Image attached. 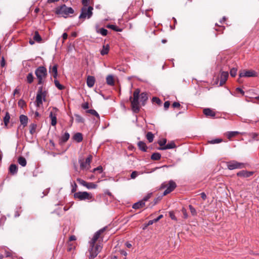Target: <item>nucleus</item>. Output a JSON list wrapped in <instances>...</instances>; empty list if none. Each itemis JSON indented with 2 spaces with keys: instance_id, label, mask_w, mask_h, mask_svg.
Returning a JSON list of instances; mask_svg holds the SVG:
<instances>
[{
  "instance_id": "nucleus-4",
  "label": "nucleus",
  "mask_w": 259,
  "mask_h": 259,
  "mask_svg": "<svg viewBox=\"0 0 259 259\" xmlns=\"http://www.w3.org/2000/svg\"><path fill=\"white\" fill-rule=\"evenodd\" d=\"M102 247L100 244H90L89 251L90 252L89 259L95 258L97 255L101 252Z\"/></svg>"
},
{
  "instance_id": "nucleus-53",
  "label": "nucleus",
  "mask_w": 259,
  "mask_h": 259,
  "mask_svg": "<svg viewBox=\"0 0 259 259\" xmlns=\"http://www.w3.org/2000/svg\"><path fill=\"white\" fill-rule=\"evenodd\" d=\"M170 105V103L169 101H166L164 103V108L165 110L167 109Z\"/></svg>"
},
{
  "instance_id": "nucleus-61",
  "label": "nucleus",
  "mask_w": 259,
  "mask_h": 259,
  "mask_svg": "<svg viewBox=\"0 0 259 259\" xmlns=\"http://www.w3.org/2000/svg\"><path fill=\"white\" fill-rule=\"evenodd\" d=\"M120 254L121 255H123L124 256H126L127 255V252L125 250H121L120 251Z\"/></svg>"
},
{
  "instance_id": "nucleus-33",
  "label": "nucleus",
  "mask_w": 259,
  "mask_h": 259,
  "mask_svg": "<svg viewBox=\"0 0 259 259\" xmlns=\"http://www.w3.org/2000/svg\"><path fill=\"white\" fill-rule=\"evenodd\" d=\"M109 52V46H103V49L101 50L100 53L102 55H105L108 54Z\"/></svg>"
},
{
  "instance_id": "nucleus-5",
  "label": "nucleus",
  "mask_w": 259,
  "mask_h": 259,
  "mask_svg": "<svg viewBox=\"0 0 259 259\" xmlns=\"http://www.w3.org/2000/svg\"><path fill=\"white\" fill-rule=\"evenodd\" d=\"M74 13V10L71 7H67L65 5H63L56 10V13L66 18L68 15Z\"/></svg>"
},
{
  "instance_id": "nucleus-6",
  "label": "nucleus",
  "mask_w": 259,
  "mask_h": 259,
  "mask_svg": "<svg viewBox=\"0 0 259 259\" xmlns=\"http://www.w3.org/2000/svg\"><path fill=\"white\" fill-rule=\"evenodd\" d=\"M92 156L89 155L85 160L83 159H79L80 168L81 170H88L91 167V162Z\"/></svg>"
},
{
  "instance_id": "nucleus-26",
  "label": "nucleus",
  "mask_w": 259,
  "mask_h": 259,
  "mask_svg": "<svg viewBox=\"0 0 259 259\" xmlns=\"http://www.w3.org/2000/svg\"><path fill=\"white\" fill-rule=\"evenodd\" d=\"M107 83L109 85H113L114 84V81L113 76L112 75H109L106 77Z\"/></svg>"
},
{
  "instance_id": "nucleus-17",
  "label": "nucleus",
  "mask_w": 259,
  "mask_h": 259,
  "mask_svg": "<svg viewBox=\"0 0 259 259\" xmlns=\"http://www.w3.org/2000/svg\"><path fill=\"white\" fill-rule=\"evenodd\" d=\"M203 113L206 116L214 117L215 115V112L210 108H205L203 110Z\"/></svg>"
},
{
  "instance_id": "nucleus-50",
  "label": "nucleus",
  "mask_w": 259,
  "mask_h": 259,
  "mask_svg": "<svg viewBox=\"0 0 259 259\" xmlns=\"http://www.w3.org/2000/svg\"><path fill=\"white\" fill-rule=\"evenodd\" d=\"M138 176V172L136 171H134L132 172L131 175V177L132 179H135Z\"/></svg>"
},
{
  "instance_id": "nucleus-11",
  "label": "nucleus",
  "mask_w": 259,
  "mask_h": 259,
  "mask_svg": "<svg viewBox=\"0 0 259 259\" xmlns=\"http://www.w3.org/2000/svg\"><path fill=\"white\" fill-rule=\"evenodd\" d=\"M177 185L175 182L173 181H169L166 190L164 191L163 195H166L171 192H172L176 187Z\"/></svg>"
},
{
  "instance_id": "nucleus-32",
  "label": "nucleus",
  "mask_w": 259,
  "mask_h": 259,
  "mask_svg": "<svg viewBox=\"0 0 259 259\" xmlns=\"http://www.w3.org/2000/svg\"><path fill=\"white\" fill-rule=\"evenodd\" d=\"M10 114L8 112H7L6 113L5 117H4V122L5 126L7 127L8 126V123L9 122V121H10Z\"/></svg>"
},
{
  "instance_id": "nucleus-14",
  "label": "nucleus",
  "mask_w": 259,
  "mask_h": 259,
  "mask_svg": "<svg viewBox=\"0 0 259 259\" xmlns=\"http://www.w3.org/2000/svg\"><path fill=\"white\" fill-rule=\"evenodd\" d=\"M229 76L228 72L227 71H223L221 73V76H220V84L223 85L224 84Z\"/></svg>"
},
{
  "instance_id": "nucleus-44",
  "label": "nucleus",
  "mask_w": 259,
  "mask_h": 259,
  "mask_svg": "<svg viewBox=\"0 0 259 259\" xmlns=\"http://www.w3.org/2000/svg\"><path fill=\"white\" fill-rule=\"evenodd\" d=\"M237 70L235 68H233L230 70V74L232 77H234L237 74Z\"/></svg>"
},
{
  "instance_id": "nucleus-59",
  "label": "nucleus",
  "mask_w": 259,
  "mask_h": 259,
  "mask_svg": "<svg viewBox=\"0 0 259 259\" xmlns=\"http://www.w3.org/2000/svg\"><path fill=\"white\" fill-rule=\"evenodd\" d=\"M169 216L172 220H176V218L175 215H174V214L173 213V212H170Z\"/></svg>"
},
{
  "instance_id": "nucleus-58",
  "label": "nucleus",
  "mask_w": 259,
  "mask_h": 259,
  "mask_svg": "<svg viewBox=\"0 0 259 259\" xmlns=\"http://www.w3.org/2000/svg\"><path fill=\"white\" fill-rule=\"evenodd\" d=\"M82 107L84 109H88L89 108V104L88 103H85L82 105Z\"/></svg>"
},
{
  "instance_id": "nucleus-21",
  "label": "nucleus",
  "mask_w": 259,
  "mask_h": 259,
  "mask_svg": "<svg viewBox=\"0 0 259 259\" xmlns=\"http://www.w3.org/2000/svg\"><path fill=\"white\" fill-rule=\"evenodd\" d=\"M50 72L53 73V76L54 78H56L58 75L57 72V65L55 64L52 67H50Z\"/></svg>"
},
{
  "instance_id": "nucleus-39",
  "label": "nucleus",
  "mask_w": 259,
  "mask_h": 259,
  "mask_svg": "<svg viewBox=\"0 0 259 259\" xmlns=\"http://www.w3.org/2000/svg\"><path fill=\"white\" fill-rule=\"evenodd\" d=\"M97 32L99 33H100L103 36H106L107 34L108 31L107 29L104 28H101L99 30H97Z\"/></svg>"
},
{
  "instance_id": "nucleus-60",
  "label": "nucleus",
  "mask_w": 259,
  "mask_h": 259,
  "mask_svg": "<svg viewBox=\"0 0 259 259\" xmlns=\"http://www.w3.org/2000/svg\"><path fill=\"white\" fill-rule=\"evenodd\" d=\"M172 106L174 107V108H177V107H179L180 106V104L178 102H174L173 104H172Z\"/></svg>"
},
{
  "instance_id": "nucleus-43",
  "label": "nucleus",
  "mask_w": 259,
  "mask_h": 259,
  "mask_svg": "<svg viewBox=\"0 0 259 259\" xmlns=\"http://www.w3.org/2000/svg\"><path fill=\"white\" fill-rule=\"evenodd\" d=\"M222 142V139H215L210 141L209 142V143L210 144H214L220 143Z\"/></svg>"
},
{
  "instance_id": "nucleus-10",
  "label": "nucleus",
  "mask_w": 259,
  "mask_h": 259,
  "mask_svg": "<svg viewBox=\"0 0 259 259\" xmlns=\"http://www.w3.org/2000/svg\"><path fill=\"white\" fill-rule=\"evenodd\" d=\"M239 77H255L257 76V73L254 70H243L239 74Z\"/></svg>"
},
{
  "instance_id": "nucleus-7",
  "label": "nucleus",
  "mask_w": 259,
  "mask_h": 259,
  "mask_svg": "<svg viewBox=\"0 0 259 259\" xmlns=\"http://www.w3.org/2000/svg\"><path fill=\"white\" fill-rule=\"evenodd\" d=\"M93 8L92 7H83L81 9V13L79 15L80 19H85L86 18H90L93 15L92 11Z\"/></svg>"
},
{
  "instance_id": "nucleus-16",
  "label": "nucleus",
  "mask_w": 259,
  "mask_h": 259,
  "mask_svg": "<svg viewBox=\"0 0 259 259\" xmlns=\"http://www.w3.org/2000/svg\"><path fill=\"white\" fill-rule=\"evenodd\" d=\"M139 98L140 102H142V105L144 106L147 100H148V96L147 93H142L141 94H139Z\"/></svg>"
},
{
  "instance_id": "nucleus-30",
  "label": "nucleus",
  "mask_w": 259,
  "mask_h": 259,
  "mask_svg": "<svg viewBox=\"0 0 259 259\" xmlns=\"http://www.w3.org/2000/svg\"><path fill=\"white\" fill-rule=\"evenodd\" d=\"M18 162L22 166H25L27 163L26 159L22 156L18 158Z\"/></svg>"
},
{
  "instance_id": "nucleus-57",
  "label": "nucleus",
  "mask_w": 259,
  "mask_h": 259,
  "mask_svg": "<svg viewBox=\"0 0 259 259\" xmlns=\"http://www.w3.org/2000/svg\"><path fill=\"white\" fill-rule=\"evenodd\" d=\"M182 212L184 217V218L186 219L188 217V214L186 212V210L184 208L182 209Z\"/></svg>"
},
{
  "instance_id": "nucleus-56",
  "label": "nucleus",
  "mask_w": 259,
  "mask_h": 259,
  "mask_svg": "<svg viewBox=\"0 0 259 259\" xmlns=\"http://www.w3.org/2000/svg\"><path fill=\"white\" fill-rule=\"evenodd\" d=\"M20 95V90L16 88L15 89L14 91V95Z\"/></svg>"
},
{
  "instance_id": "nucleus-42",
  "label": "nucleus",
  "mask_w": 259,
  "mask_h": 259,
  "mask_svg": "<svg viewBox=\"0 0 259 259\" xmlns=\"http://www.w3.org/2000/svg\"><path fill=\"white\" fill-rule=\"evenodd\" d=\"M87 112L96 116L98 118H100L99 114L97 113V112L95 110L90 109L87 111Z\"/></svg>"
},
{
  "instance_id": "nucleus-1",
  "label": "nucleus",
  "mask_w": 259,
  "mask_h": 259,
  "mask_svg": "<svg viewBox=\"0 0 259 259\" xmlns=\"http://www.w3.org/2000/svg\"><path fill=\"white\" fill-rule=\"evenodd\" d=\"M35 74L38 80V84L43 85L47 76V70L44 66L37 67L35 70Z\"/></svg>"
},
{
  "instance_id": "nucleus-51",
  "label": "nucleus",
  "mask_w": 259,
  "mask_h": 259,
  "mask_svg": "<svg viewBox=\"0 0 259 259\" xmlns=\"http://www.w3.org/2000/svg\"><path fill=\"white\" fill-rule=\"evenodd\" d=\"M90 0H82V4L83 7H88V6L89 4Z\"/></svg>"
},
{
  "instance_id": "nucleus-15",
  "label": "nucleus",
  "mask_w": 259,
  "mask_h": 259,
  "mask_svg": "<svg viewBox=\"0 0 259 259\" xmlns=\"http://www.w3.org/2000/svg\"><path fill=\"white\" fill-rule=\"evenodd\" d=\"M95 82V78L93 76H88L87 79V84L89 88H92Z\"/></svg>"
},
{
  "instance_id": "nucleus-63",
  "label": "nucleus",
  "mask_w": 259,
  "mask_h": 259,
  "mask_svg": "<svg viewBox=\"0 0 259 259\" xmlns=\"http://www.w3.org/2000/svg\"><path fill=\"white\" fill-rule=\"evenodd\" d=\"M236 91L240 92L242 95H244V92L241 89H240L239 88H237L236 89Z\"/></svg>"
},
{
  "instance_id": "nucleus-20",
  "label": "nucleus",
  "mask_w": 259,
  "mask_h": 259,
  "mask_svg": "<svg viewBox=\"0 0 259 259\" xmlns=\"http://www.w3.org/2000/svg\"><path fill=\"white\" fill-rule=\"evenodd\" d=\"M145 205V202H144V201L142 200L134 203L133 205V208L134 209H139L141 208H143Z\"/></svg>"
},
{
  "instance_id": "nucleus-3",
  "label": "nucleus",
  "mask_w": 259,
  "mask_h": 259,
  "mask_svg": "<svg viewBox=\"0 0 259 259\" xmlns=\"http://www.w3.org/2000/svg\"><path fill=\"white\" fill-rule=\"evenodd\" d=\"M47 94V91L43 89L42 86L38 88L35 100L36 107H40L42 105V102L46 101Z\"/></svg>"
},
{
  "instance_id": "nucleus-41",
  "label": "nucleus",
  "mask_w": 259,
  "mask_h": 259,
  "mask_svg": "<svg viewBox=\"0 0 259 259\" xmlns=\"http://www.w3.org/2000/svg\"><path fill=\"white\" fill-rule=\"evenodd\" d=\"M54 83H55V86L60 90H62L64 89V87L63 85H62V84H61L58 80H55Z\"/></svg>"
},
{
  "instance_id": "nucleus-48",
  "label": "nucleus",
  "mask_w": 259,
  "mask_h": 259,
  "mask_svg": "<svg viewBox=\"0 0 259 259\" xmlns=\"http://www.w3.org/2000/svg\"><path fill=\"white\" fill-rule=\"evenodd\" d=\"M152 193H149L146 196H145L142 200L144 201V202L145 203L146 201H148L150 198L151 197Z\"/></svg>"
},
{
  "instance_id": "nucleus-8",
  "label": "nucleus",
  "mask_w": 259,
  "mask_h": 259,
  "mask_svg": "<svg viewBox=\"0 0 259 259\" xmlns=\"http://www.w3.org/2000/svg\"><path fill=\"white\" fill-rule=\"evenodd\" d=\"M74 197L79 200H84L92 199L93 196L87 192H78L74 194Z\"/></svg>"
},
{
  "instance_id": "nucleus-19",
  "label": "nucleus",
  "mask_w": 259,
  "mask_h": 259,
  "mask_svg": "<svg viewBox=\"0 0 259 259\" xmlns=\"http://www.w3.org/2000/svg\"><path fill=\"white\" fill-rule=\"evenodd\" d=\"M70 135L68 132H65L60 139V143H64L67 142L69 139Z\"/></svg>"
},
{
  "instance_id": "nucleus-64",
  "label": "nucleus",
  "mask_w": 259,
  "mask_h": 259,
  "mask_svg": "<svg viewBox=\"0 0 259 259\" xmlns=\"http://www.w3.org/2000/svg\"><path fill=\"white\" fill-rule=\"evenodd\" d=\"M163 217V215L162 214L159 215L157 218L154 219V221L155 222H157L160 219H161Z\"/></svg>"
},
{
  "instance_id": "nucleus-25",
  "label": "nucleus",
  "mask_w": 259,
  "mask_h": 259,
  "mask_svg": "<svg viewBox=\"0 0 259 259\" xmlns=\"http://www.w3.org/2000/svg\"><path fill=\"white\" fill-rule=\"evenodd\" d=\"M18 171V168L16 164H12L10 165L9 167V171L12 175H15L17 174Z\"/></svg>"
},
{
  "instance_id": "nucleus-35",
  "label": "nucleus",
  "mask_w": 259,
  "mask_h": 259,
  "mask_svg": "<svg viewBox=\"0 0 259 259\" xmlns=\"http://www.w3.org/2000/svg\"><path fill=\"white\" fill-rule=\"evenodd\" d=\"M161 156V154L159 153L156 152L152 154L151 156V158L154 160H158L160 159Z\"/></svg>"
},
{
  "instance_id": "nucleus-40",
  "label": "nucleus",
  "mask_w": 259,
  "mask_h": 259,
  "mask_svg": "<svg viewBox=\"0 0 259 259\" xmlns=\"http://www.w3.org/2000/svg\"><path fill=\"white\" fill-rule=\"evenodd\" d=\"M239 134V133L237 131L234 132H230L227 134V137L228 139H231V138L235 137L236 135Z\"/></svg>"
},
{
  "instance_id": "nucleus-23",
  "label": "nucleus",
  "mask_w": 259,
  "mask_h": 259,
  "mask_svg": "<svg viewBox=\"0 0 259 259\" xmlns=\"http://www.w3.org/2000/svg\"><path fill=\"white\" fill-rule=\"evenodd\" d=\"M50 117L51 119L52 125L55 126L57 124L56 115L55 113H53V112H51L50 114Z\"/></svg>"
},
{
  "instance_id": "nucleus-24",
  "label": "nucleus",
  "mask_w": 259,
  "mask_h": 259,
  "mask_svg": "<svg viewBox=\"0 0 259 259\" xmlns=\"http://www.w3.org/2000/svg\"><path fill=\"white\" fill-rule=\"evenodd\" d=\"M20 121L21 123L24 126H26L28 122V117L24 115H21L20 116Z\"/></svg>"
},
{
  "instance_id": "nucleus-34",
  "label": "nucleus",
  "mask_w": 259,
  "mask_h": 259,
  "mask_svg": "<svg viewBox=\"0 0 259 259\" xmlns=\"http://www.w3.org/2000/svg\"><path fill=\"white\" fill-rule=\"evenodd\" d=\"M85 187L88 189H94L97 188V185L92 182H87Z\"/></svg>"
},
{
  "instance_id": "nucleus-49",
  "label": "nucleus",
  "mask_w": 259,
  "mask_h": 259,
  "mask_svg": "<svg viewBox=\"0 0 259 259\" xmlns=\"http://www.w3.org/2000/svg\"><path fill=\"white\" fill-rule=\"evenodd\" d=\"M152 101L153 102L156 103L157 104H160L161 103L160 100L159 98H157V97H153L152 98Z\"/></svg>"
},
{
  "instance_id": "nucleus-28",
  "label": "nucleus",
  "mask_w": 259,
  "mask_h": 259,
  "mask_svg": "<svg viewBox=\"0 0 259 259\" xmlns=\"http://www.w3.org/2000/svg\"><path fill=\"white\" fill-rule=\"evenodd\" d=\"M106 27L108 28L111 29H112V30H114L115 31H116V32H121L122 30V29L118 27L117 26H116L115 25L108 24V25H107Z\"/></svg>"
},
{
  "instance_id": "nucleus-52",
  "label": "nucleus",
  "mask_w": 259,
  "mask_h": 259,
  "mask_svg": "<svg viewBox=\"0 0 259 259\" xmlns=\"http://www.w3.org/2000/svg\"><path fill=\"white\" fill-rule=\"evenodd\" d=\"M76 120L78 122H83V118L79 115H76Z\"/></svg>"
},
{
  "instance_id": "nucleus-29",
  "label": "nucleus",
  "mask_w": 259,
  "mask_h": 259,
  "mask_svg": "<svg viewBox=\"0 0 259 259\" xmlns=\"http://www.w3.org/2000/svg\"><path fill=\"white\" fill-rule=\"evenodd\" d=\"M34 78L32 73H29L26 76V81L28 83L30 84L33 82Z\"/></svg>"
},
{
  "instance_id": "nucleus-12",
  "label": "nucleus",
  "mask_w": 259,
  "mask_h": 259,
  "mask_svg": "<svg viewBox=\"0 0 259 259\" xmlns=\"http://www.w3.org/2000/svg\"><path fill=\"white\" fill-rule=\"evenodd\" d=\"M106 229V227H104L97 231L94 235L92 240L89 242V244H92V245L93 244H95L97 240L99 238L101 234L103 233L105 231Z\"/></svg>"
},
{
  "instance_id": "nucleus-46",
  "label": "nucleus",
  "mask_w": 259,
  "mask_h": 259,
  "mask_svg": "<svg viewBox=\"0 0 259 259\" xmlns=\"http://www.w3.org/2000/svg\"><path fill=\"white\" fill-rule=\"evenodd\" d=\"M77 181L81 185L85 187L87 182L80 178L77 179Z\"/></svg>"
},
{
  "instance_id": "nucleus-54",
  "label": "nucleus",
  "mask_w": 259,
  "mask_h": 259,
  "mask_svg": "<svg viewBox=\"0 0 259 259\" xmlns=\"http://www.w3.org/2000/svg\"><path fill=\"white\" fill-rule=\"evenodd\" d=\"M97 171H98L99 174H101L103 171V168L101 166H99L96 168Z\"/></svg>"
},
{
  "instance_id": "nucleus-38",
  "label": "nucleus",
  "mask_w": 259,
  "mask_h": 259,
  "mask_svg": "<svg viewBox=\"0 0 259 259\" xmlns=\"http://www.w3.org/2000/svg\"><path fill=\"white\" fill-rule=\"evenodd\" d=\"M33 39L37 42H40L41 40V37L37 31H35L33 36Z\"/></svg>"
},
{
  "instance_id": "nucleus-9",
  "label": "nucleus",
  "mask_w": 259,
  "mask_h": 259,
  "mask_svg": "<svg viewBox=\"0 0 259 259\" xmlns=\"http://www.w3.org/2000/svg\"><path fill=\"white\" fill-rule=\"evenodd\" d=\"M227 166L229 169L233 170L234 169L242 168L244 167V164L243 163L233 160L228 162L227 163Z\"/></svg>"
},
{
  "instance_id": "nucleus-2",
  "label": "nucleus",
  "mask_w": 259,
  "mask_h": 259,
  "mask_svg": "<svg viewBox=\"0 0 259 259\" xmlns=\"http://www.w3.org/2000/svg\"><path fill=\"white\" fill-rule=\"evenodd\" d=\"M140 91L139 89H137L133 93V98L130 97V99L131 101L132 108L134 113H138L140 110L139 107V94Z\"/></svg>"
},
{
  "instance_id": "nucleus-22",
  "label": "nucleus",
  "mask_w": 259,
  "mask_h": 259,
  "mask_svg": "<svg viewBox=\"0 0 259 259\" xmlns=\"http://www.w3.org/2000/svg\"><path fill=\"white\" fill-rule=\"evenodd\" d=\"M73 139L76 142L79 143L82 141V135L80 133H77L73 137Z\"/></svg>"
},
{
  "instance_id": "nucleus-45",
  "label": "nucleus",
  "mask_w": 259,
  "mask_h": 259,
  "mask_svg": "<svg viewBox=\"0 0 259 259\" xmlns=\"http://www.w3.org/2000/svg\"><path fill=\"white\" fill-rule=\"evenodd\" d=\"M166 143V139L165 138L162 139L158 142V144L161 146H165Z\"/></svg>"
},
{
  "instance_id": "nucleus-27",
  "label": "nucleus",
  "mask_w": 259,
  "mask_h": 259,
  "mask_svg": "<svg viewBox=\"0 0 259 259\" xmlns=\"http://www.w3.org/2000/svg\"><path fill=\"white\" fill-rule=\"evenodd\" d=\"M138 146L140 150L144 152H146L147 150V146L146 144L142 141H140L138 143Z\"/></svg>"
},
{
  "instance_id": "nucleus-47",
  "label": "nucleus",
  "mask_w": 259,
  "mask_h": 259,
  "mask_svg": "<svg viewBox=\"0 0 259 259\" xmlns=\"http://www.w3.org/2000/svg\"><path fill=\"white\" fill-rule=\"evenodd\" d=\"M189 207L190 210L192 214L193 215H196V211L195 209L191 205H189Z\"/></svg>"
},
{
  "instance_id": "nucleus-37",
  "label": "nucleus",
  "mask_w": 259,
  "mask_h": 259,
  "mask_svg": "<svg viewBox=\"0 0 259 259\" xmlns=\"http://www.w3.org/2000/svg\"><path fill=\"white\" fill-rule=\"evenodd\" d=\"M146 138L149 142L151 143L153 141L154 135L151 132H149L147 133L146 135Z\"/></svg>"
},
{
  "instance_id": "nucleus-13",
  "label": "nucleus",
  "mask_w": 259,
  "mask_h": 259,
  "mask_svg": "<svg viewBox=\"0 0 259 259\" xmlns=\"http://www.w3.org/2000/svg\"><path fill=\"white\" fill-rule=\"evenodd\" d=\"M252 171H248L246 170H241L237 172V176L243 178H248L253 175Z\"/></svg>"
},
{
  "instance_id": "nucleus-62",
  "label": "nucleus",
  "mask_w": 259,
  "mask_h": 259,
  "mask_svg": "<svg viewBox=\"0 0 259 259\" xmlns=\"http://www.w3.org/2000/svg\"><path fill=\"white\" fill-rule=\"evenodd\" d=\"M200 195H201V198H202L203 200H205V199H206V194H205V193H204V192H202V193L200 194Z\"/></svg>"
},
{
  "instance_id": "nucleus-18",
  "label": "nucleus",
  "mask_w": 259,
  "mask_h": 259,
  "mask_svg": "<svg viewBox=\"0 0 259 259\" xmlns=\"http://www.w3.org/2000/svg\"><path fill=\"white\" fill-rule=\"evenodd\" d=\"M176 147V145L174 142L171 141L170 143H168L165 146L159 148V149L164 150L166 149H173Z\"/></svg>"
},
{
  "instance_id": "nucleus-36",
  "label": "nucleus",
  "mask_w": 259,
  "mask_h": 259,
  "mask_svg": "<svg viewBox=\"0 0 259 259\" xmlns=\"http://www.w3.org/2000/svg\"><path fill=\"white\" fill-rule=\"evenodd\" d=\"M37 127V125L35 123H31L30 125V133L31 134L33 135L36 132V129Z\"/></svg>"
},
{
  "instance_id": "nucleus-31",
  "label": "nucleus",
  "mask_w": 259,
  "mask_h": 259,
  "mask_svg": "<svg viewBox=\"0 0 259 259\" xmlns=\"http://www.w3.org/2000/svg\"><path fill=\"white\" fill-rule=\"evenodd\" d=\"M248 136L252 138L251 140H250L249 141L250 142H252L253 141H258L259 140V138H257L258 135L255 133H249Z\"/></svg>"
},
{
  "instance_id": "nucleus-55",
  "label": "nucleus",
  "mask_w": 259,
  "mask_h": 259,
  "mask_svg": "<svg viewBox=\"0 0 259 259\" xmlns=\"http://www.w3.org/2000/svg\"><path fill=\"white\" fill-rule=\"evenodd\" d=\"M0 63L1 67H4L5 66L6 62L3 57L2 58Z\"/></svg>"
}]
</instances>
